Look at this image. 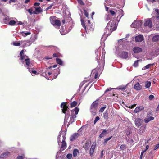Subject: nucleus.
Masks as SVG:
<instances>
[{
  "label": "nucleus",
  "mask_w": 159,
  "mask_h": 159,
  "mask_svg": "<svg viewBox=\"0 0 159 159\" xmlns=\"http://www.w3.org/2000/svg\"><path fill=\"white\" fill-rule=\"evenodd\" d=\"M50 20L51 24L54 26H57L59 28L61 25V23L60 21L57 19V17L52 16L50 17Z\"/></svg>",
  "instance_id": "f257e3e1"
},
{
  "label": "nucleus",
  "mask_w": 159,
  "mask_h": 159,
  "mask_svg": "<svg viewBox=\"0 0 159 159\" xmlns=\"http://www.w3.org/2000/svg\"><path fill=\"white\" fill-rule=\"evenodd\" d=\"M81 25L86 30V29L89 30H90L93 31L94 30V26L93 24L90 25H86L85 24L84 20L82 19L81 20Z\"/></svg>",
  "instance_id": "f03ea898"
},
{
  "label": "nucleus",
  "mask_w": 159,
  "mask_h": 159,
  "mask_svg": "<svg viewBox=\"0 0 159 159\" xmlns=\"http://www.w3.org/2000/svg\"><path fill=\"white\" fill-rule=\"evenodd\" d=\"M110 29V31L112 32L115 30L116 29V27L114 22H111V21H109L107 23V29Z\"/></svg>",
  "instance_id": "7ed1b4c3"
},
{
  "label": "nucleus",
  "mask_w": 159,
  "mask_h": 159,
  "mask_svg": "<svg viewBox=\"0 0 159 159\" xmlns=\"http://www.w3.org/2000/svg\"><path fill=\"white\" fill-rule=\"evenodd\" d=\"M61 107L62 108V112L64 114H66V111L68 109H69L68 106H67V102H62L61 104Z\"/></svg>",
  "instance_id": "20e7f679"
},
{
  "label": "nucleus",
  "mask_w": 159,
  "mask_h": 159,
  "mask_svg": "<svg viewBox=\"0 0 159 159\" xmlns=\"http://www.w3.org/2000/svg\"><path fill=\"white\" fill-rule=\"evenodd\" d=\"M144 21V26H148L149 28L152 27V22L150 19L145 20Z\"/></svg>",
  "instance_id": "39448f33"
},
{
  "label": "nucleus",
  "mask_w": 159,
  "mask_h": 159,
  "mask_svg": "<svg viewBox=\"0 0 159 159\" xmlns=\"http://www.w3.org/2000/svg\"><path fill=\"white\" fill-rule=\"evenodd\" d=\"M96 143L94 142L92 145L91 148L90 150L89 153L91 156H92L93 155V153L95 149L96 146Z\"/></svg>",
  "instance_id": "423d86ee"
},
{
  "label": "nucleus",
  "mask_w": 159,
  "mask_h": 159,
  "mask_svg": "<svg viewBox=\"0 0 159 159\" xmlns=\"http://www.w3.org/2000/svg\"><path fill=\"white\" fill-rule=\"evenodd\" d=\"M61 138H63V140L61 142L62 143V145L61 146V148L63 150L65 149L66 147V144L65 142L66 137L64 136Z\"/></svg>",
  "instance_id": "0eeeda50"
},
{
  "label": "nucleus",
  "mask_w": 159,
  "mask_h": 159,
  "mask_svg": "<svg viewBox=\"0 0 159 159\" xmlns=\"http://www.w3.org/2000/svg\"><path fill=\"white\" fill-rule=\"evenodd\" d=\"M143 122V119L140 118H137L135 120V124L137 127L141 126Z\"/></svg>",
  "instance_id": "6e6552de"
},
{
  "label": "nucleus",
  "mask_w": 159,
  "mask_h": 159,
  "mask_svg": "<svg viewBox=\"0 0 159 159\" xmlns=\"http://www.w3.org/2000/svg\"><path fill=\"white\" fill-rule=\"evenodd\" d=\"M34 8H35V10L33 11V14H38L41 13L42 11V9L40 7H34Z\"/></svg>",
  "instance_id": "1a4fd4ad"
},
{
  "label": "nucleus",
  "mask_w": 159,
  "mask_h": 159,
  "mask_svg": "<svg viewBox=\"0 0 159 159\" xmlns=\"http://www.w3.org/2000/svg\"><path fill=\"white\" fill-rule=\"evenodd\" d=\"M119 56L121 58L126 59L128 57V53L126 52L123 51L120 53Z\"/></svg>",
  "instance_id": "9d476101"
},
{
  "label": "nucleus",
  "mask_w": 159,
  "mask_h": 159,
  "mask_svg": "<svg viewBox=\"0 0 159 159\" xmlns=\"http://www.w3.org/2000/svg\"><path fill=\"white\" fill-rule=\"evenodd\" d=\"M79 134L78 133H74L71 136L70 138V141H74L79 136Z\"/></svg>",
  "instance_id": "9b49d317"
},
{
  "label": "nucleus",
  "mask_w": 159,
  "mask_h": 159,
  "mask_svg": "<svg viewBox=\"0 0 159 159\" xmlns=\"http://www.w3.org/2000/svg\"><path fill=\"white\" fill-rule=\"evenodd\" d=\"M143 39V37L141 35H138L135 37V40L136 42H141Z\"/></svg>",
  "instance_id": "f8f14e48"
},
{
  "label": "nucleus",
  "mask_w": 159,
  "mask_h": 159,
  "mask_svg": "<svg viewBox=\"0 0 159 159\" xmlns=\"http://www.w3.org/2000/svg\"><path fill=\"white\" fill-rule=\"evenodd\" d=\"M144 109V107L142 106H138L135 108L134 112L135 113H137L140 111L143 110Z\"/></svg>",
  "instance_id": "ddd939ff"
},
{
  "label": "nucleus",
  "mask_w": 159,
  "mask_h": 159,
  "mask_svg": "<svg viewBox=\"0 0 159 159\" xmlns=\"http://www.w3.org/2000/svg\"><path fill=\"white\" fill-rule=\"evenodd\" d=\"M133 50L135 53H137L141 52L142 51V49L138 47H135L133 48Z\"/></svg>",
  "instance_id": "4468645a"
},
{
  "label": "nucleus",
  "mask_w": 159,
  "mask_h": 159,
  "mask_svg": "<svg viewBox=\"0 0 159 159\" xmlns=\"http://www.w3.org/2000/svg\"><path fill=\"white\" fill-rule=\"evenodd\" d=\"M70 116V119L68 123V124L69 125L71 124L75 120V119L76 117V116L73 114H72Z\"/></svg>",
  "instance_id": "2eb2a0df"
},
{
  "label": "nucleus",
  "mask_w": 159,
  "mask_h": 159,
  "mask_svg": "<svg viewBox=\"0 0 159 159\" xmlns=\"http://www.w3.org/2000/svg\"><path fill=\"white\" fill-rule=\"evenodd\" d=\"M134 89L136 90H140L142 88V86L139 82H137L134 86Z\"/></svg>",
  "instance_id": "dca6fc26"
},
{
  "label": "nucleus",
  "mask_w": 159,
  "mask_h": 159,
  "mask_svg": "<svg viewBox=\"0 0 159 159\" xmlns=\"http://www.w3.org/2000/svg\"><path fill=\"white\" fill-rule=\"evenodd\" d=\"M140 23L141 22L140 21L135 20L131 25V26L132 28H137V27L138 26Z\"/></svg>",
  "instance_id": "f3484780"
},
{
  "label": "nucleus",
  "mask_w": 159,
  "mask_h": 159,
  "mask_svg": "<svg viewBox=\"0 0 159 159\" xmlns=\"http://www.w3.org/2000/svg\"><path fill=\"white\" fill-rule=\"evenodd\" d=\"M20 43L22 45V46L23 47H25L26 46L27 44H29L28 45L31 44V42L30 41H21Z\"/></svg>",
  "instance_id": "a211bd4d"
},
{
  "label": "nucleus",
  "mask_w": 159,
  "mask_h": 159,
  "mask_svg": "<svg viewBox=\"0 0 159 159\" xmlns=\"http://www.w3.org/2000/svg\"><path fill=\"white\" fill-rule=\"evenodd\" d=\"M98 106V103L96 102H94L92 104L91 106V108L92 109H97Z\"/></svg>",
  "instance_id": "6ab92c4d"
},
{
  "label": "nucleus",
  "mask_w": 159,
  "mask_h": 159,
  "mask_svg": "<svg viewBox=\"0 0 159 159\" xmlns=\"http://www.w3.org/2000/svg\"><path fill=\"white\" fill-rule=\"evenodd\" d=\"M126 86L120 85L118 86V87L116 88H115V89H117L119 90L124 91L126 89Z\"/></svg>",
  "instance_id": "aec40b11"
},
{
  "label": "nucleus",
  "mask_w": 159,
  "mask_h": 159,
  "mask_svg": "<svg viewBox=\"0 0 159 159\" xmlns=\"http://www.w3.org/2000/svg\"><path fill=\"white\" fill-rule=\"evenodd\" d=\"M65 137V135H64L63 134H60L58 136L57 138V140H58V143L59 144L60 143H61V140L62 139V140H63V138H61V137Z\"/></svg>",
  "instance_id": "412c9836"
},
{
  "label": "nucleus",
  "mask_w": 159,
  "mask_h": 159,
  "mask_svg": "<svg viewBox=\"0 0 159 159\" xmlns=\"http://www.w3.org/2000/svg\"><path fill=\"white\" fill-rule=\"evenodd\" d=\"M154 119V118L152 116H150L149 117H148L145 118L144 120V122L146 123H148L151 120H153Z\"/></svg>",
  "instance_id": "4be33fe9"
},
{
  "label": "nucleus",
  "mask_w": 159,
  "mask_h": 159,
  "mask_svg": "<svg viewBox=\"0 0 159 159\" xmlns=\"http://www.w3.org/2000/svg\"><path fill=\"white\" fill-rule=\"evenodd\" d=\"M65 29L63 26H61L60 30V32L62 35H64L66 34V32L65 31Z\"/></svg>",
  "instance_id": "5701e85b"
},
{
  "label": "nucleus",
  "mask_w": 159,
  "mask_h": 159,
  "mask_svg": "<svg viewBox=\"0 0 159 159\" xmlns=\"http://www.w3.org/2000/svg\"><path fill=\"white\" fill-rule=\"evenodd\" d=\"M159 40V35H156L153 36L152 41L153 42H156Z\"/></svg>",
  "instance_id": "b1692460"
},
{
  "label": "nucleus",
  "mask_w": 159,
  "mask_h": 159,
  "mask_svg": "<svg viewBox=\"0 0 159 159\" xmlns=\"http://www.w3.org/2000/svg\"><path fill=\"white\" fill-rule=\"evenodd\" d=\"M107 131L106 129H104L103 130L102 133L100 134L99 136V137L100 138H101L105 136L106 134H107Z\"/></svg>",
  "instance_id": "393cba45"
},
{
  "label": "nucleus",
  "mask_w": 159,
  "mask_h": 159,
  "mask_svg": "<svg viewBox=\"0 0 159 159\" xmlns=\"http://www.w3.org/2000/svg\"><path fill=\"white\" fill-rule=\"evenodd\" d=\"M79 111V109L77 107H76L73 110L71 111V112L73 113L74 112H75V115H76L78 114V113Z\"/></svg>",
  "instance_id": "a878e982"
},
{
  "label": "nucleus",
  "mask_w": 159,
  "mask_h": 159,
  "mask_svg": "<svg viewBox=\"0 0 159 159\" xmlns=\"http://www.w3.org/2000/svg\"><path fill=\"white\" fill-rule=\"evenodd\" d=\"M25 61L27 67H29L30 65V58H26L25 60Z\"/></svg>",
  "instance_id": "bb28decb"
},
{
  "label": "nucleus",
  "mask_w": 159,
  "mask_h": 159,
  "mask_svg": "<svg viewBox=\"0 0 159 159\" xmlns=\"http://www.w3.org/2000/svg\"><path fill=\"white\" fill-rule=\"evenodd\" d=\"M90 144L91 143H89V142L87 141L84 144V147L85 149L86 150L88 149Z\"/></svg>",
  "instance_id": "cd10ccee"
},
{
  "label": "nucleus",
  "mask_w": 159,
  "mask_h": 159,
  "mask_svg": "<svg viewBox=\"0 0 159 159\" xmlns=\"http://www.w3.org/2000/svg\"><path fill=\"white\" fill-rule=\"evenodd\" d=\"M79 152V151L77 149H74L73 152V156L76 157L77 156V153Z\"/></svg>",
  "instance_id": "c85d7f7f"
},
{
  "label": "nucleus",
  "mask_w": 159,
  "mask_h": 159,
  "mask_svg": "<svg viewBox=\"0 0 159 159\" xmlns=\"http://www.w3.org/2000/svg\"><path fill=\"white\" fill-rule=\"evenodd\" d=\"M31 33L29 32H25L24 31L21 32V34L24 37H25L28 35L30 34Z\"/></svg>",
  "instance_id": "c756f323"
},
{
  "label": "nucleus",
  "mask_w": 159,
  "mask_h": 159,
  "mask_svg": "<svg viewBox=\"0 0 159 159\" xmlns=\"http://www.w3.org/2000/svg\"><path fill=\"white\" fill-rule=\"evenodd\" d=\"M77 102L76 101H74L71 103L70 107L71 108L74 107H75L77 104Z\"/></svg>",
  "instance_id": "7c9ffc66"
},
{
  "label": "nucleus",
  "mask_w": 159,
  "mask_h": 159,
  "mask_svg": "<svg viewBox=\"0 0 159 159\" xmlns=\"http://www.w3.org/2000/svg\"><path fill=\"white\" fill-rule=\"evenodd\" d=\"M52 74V73L48 72L47 71H46L45 72H43L42 73V75L44 77H45L47 79V78L46 77V75H47V74L49 76L51 75Z\"/></svg>",
  "instance_id": "2f4dec72"
},
{
  "label": "nucleus",
  "mask_w": 159,
  "mask_h": 159,
  "mask_svg": "<svg viewBox=\"0 0 159 159\" xmlns=\"http://www.w3.org/2000/svg\"><path fill=\"white\" fill-rule=\"evenodd\" d=\"M112 138V136H111L110 137L105 139H104V141L103 143L104 145L106 144L107 141L109 140L111 138Z\"/></svg>",
  "instance_id": "473e14b6"
},
{
  "label": "nucleus",
  "mask_w": 159,
  "mask_h": 159,
  "mask_svg": "<svg viewBox=\"0 0 159 159\" xmlns=\"http://www.w3.org/2000/svg\"><path fill=\"white\" fill-rule=\"evenodd\" d=\"M2 15L4 16V19H3V21H4V22L5 23H7L6 22V21H9V17L8 16H7V15H5L3 13H2Z\"/></svg>",
  "instance_id": "72a5a7b5"
},
{
  "label": "nucleus",
  "mask_w": 159,
  "mask_h": 159,
  "mask_svg": "<svg viewBox=\"0 0 159 159\" xmlns=\"http://www.w3.org/2000/svg\"><path fill=\"white\" fill-rule=\"evenodd\" d=\"M151 85V83L150 81H147L145 83V87L146 88H149Z\"/></svg>",
  "instance_id": "f704fd0d"
},
{
  "label": "nucleus",
  "mask_w": 159,
  "mask_h": 159,
  "mask_svg": "<svg viewBox=\"0 0 159 159\" xmlns=\"http://www.w3.org/2000/svg\"><path fill=\"white\" fill-rule=\"evenodd\" d=\"M56 62L57 64L61 65H62V61L61 59H60L59 58H56Z\"/></svg>",
  "instance_id": "c9c22d12"
},
{
  "label": "nucleus",
  "mask_w": 159,
  "mask_h": 159,
  "mask_svg": "<svg viewBox=\"0 0 159 159\" xmlns=\"http://www.w3.org/2000/svg\"><path fill=\"white\" fill-rule=\"evenodd\" d=\"M120 12V15L119 14V16L117 17V19H118L119 18V19H120V18L123 16V11L121 9H120L119 10Z\"/></svg>",
  "instance_id": "e433bc0d"
},
{
  "label": "nucleus",
  "mask_w": 159,
  "mask_h": 159,
  "mask_svg": "<svg viewBox=\"0 0 159 159\" xmlns=\"http://www.w3.org/2000/svg\"><path fill=\"white\" fill-rule=\"evenodd\" d=\"M103 117L105 119H107L108 118V114L107 111H105L103 113Z\"/></svg>",
  "instance_id": "4c0bfd02"
},
{
  "label": "nucleus",
  "mask_w": 159,
  "mask_h": 159,
  "mask_svg": "<svg viewBox=\"0 0 159 159\" xmlns=\"http://www.w3.org/2000/svg\"><path fill=\"white\" fill-rule=\"evenodd\" d=\"M16 23V22L14 20H11L9 21L8 24L10 25H14Z\"/></svg>",
  "instance_id": "58836bf2"
},
{
  "label": "nucleus",
  "mask_w": 159,
  "mask_h": 159,
  "mask_svg": "<svg viewBox=\"0 0 159 159\" xmlns=\"http://www.w3.org/2000/svg\"><path fill=\"white\" fill-rule=\"evenodd\" d=\"M153 64H148V65H147L146 66L144 67H143V70H145V69H148V68H149L151 66H153Z\"/></svg>",
  "instance_id": "ea45409f"
},
{
  "label": "nucleus",
  "mask_w": 159,
  "mask_h": 159,
  "mask_svg": "<svg viewBox=\"0 0 159 159\" xmlns=\"http://www.w3.org/2000/svg\"><path fill=\"white\" fill-rule=\"evenodd\" d=\"M126 145L125 144H122L120 147V149L121 150H124L125 149H126Z\"/></svg>",
  "instance_id": "a19ab883"
},
{
  "label": "nucleus",
  "mask_w": 159,
  "mask_h": 159,
  "mask_svg": "<svg viewBox=\"0 0 159 159\" xmlns=\"http://www.w3.org/2000/svg\"><path fill=\"white\" fill-rule=\"evenodd\" d=\"M145 151L143 150L141 152V155L140 157V159H142L143 157L145 155V153H144Z\"/></svg>",
  "instance_id": "79ce46f5"
},
{
  "label": "nucleus",
  "mask_w": 159,
  "mask_h": 159,
  "mask_svg": "<svg viewBox=\"0 0 159 159\" xmlns=\"http://www.w3.org/2000/svg\"><path fill=\"white\" fill-rule=\"evenodd\" d=\"M20 60L21 61L23 60L24 59L25 57H27L28 56H26L25 55H20Z\"/></svg>",
  "instance_id": "37998d69"
},
{
  "label": "nucleus",
  "mask_w": 159,
  "mask_h": 159,
  "mask_svg": "<svg viewBox=\"0 0 159 159\" xmlns=\"http://www.w3.org/2000/svg\"><path fill=\"white\" fill-rule=\"evenodd\" d=\"M140 61V60H137L134 62L133 64V66L135 67H137L138 65V62Z\"/></svg>",
  "instance_id": "c03bdc74"
},
{
  "label": "nucleus",
  "mask_w": 159,
  "mask_h": 159,
  "mask_svg": "<svg viewBox=\"0 0 159 159\" xmlns=\"http://www.w3.org/2000/svg\"><path fill=\"white\" fill-rule=\"evenodd\" d=\"M34 8V7H32L30 9H29L28 10V11L30 15H32V14H33V9Z\"/></svg>",
  "instance_id": "a18cd8bd"
},
{
  "label": "nucleus",
  "mask_w": 159,
  "mask_h": 159,
  "mask_svg": "<svg viewBox=\"0 0 159 159\" xmlns=\"http://www.w3.org/2000/svg\"><path fill=\"white\" fill-rule=\"evenodd\" d=\"M111 18V16L110 15H108L107 16L106 18V20L107 21H108L110 20Z\"/></svg>",
  "instance_id": "49530a36"
},
{
  "label": "nucleus",
  "mask_w": 159,
  "mask_h": 159,
  "mask_svg": "<svg viewBox=\"0 0 159 159\" xmlns=\"http://www.w3.org/2000/svg\"><path fill=\"white\" fill-rule=\"evenodd\" d=\"M100 120V118L99 116H96L94 120V121L93 123L94 124H95L96 123Z\"/></svg>",
  "instance_id": "de8ad7c7"
},
{
  "label": "nucleus",
  "mask_w": 159,
  "mask_h": 159,
  "mask_svg": "<svg viewBox=\"0 0 159 159\" xmlns=\"http://www.w3.org/2000/svg\"><path fill=\"white\" fill-rule=\"evenodd\" d=\"M78 3L81 5H85L84 3L83 2L82 0H77Z\"/></svg>",
  "instance_id": "09e8293b"
},
{
  "label": "nucleus",
  "mask_w": 159,
  "mask_h": 159,
  "mask_svg": "<svg viewBox=\"0 0 159 159\" xmlns=\"http://www.w3.org/2000/svg\"><path fill=\"white\" fill-rule=\"evenodd\" d=\"M96 109H90V111L93 115H96Z\"/></svg>",
  "instance_id": "8fccbe9b"
},
{
  "label": "nucleus",
  "mask_w": 159,
  "mask_h": 159,
  "mask_svg": "<svg viewBox=\"0 0 159 159\" xmlns=\"http://www.w3.org/2000/svg\"><path fill=\"white\" fill-rule=\"evenodd\" d=\"M106 106L105 105L104 107H101L99 110L100 112H102L104 111V110L106 108Z\"/></svg>",
  "instance_id": "3c124183"
},
{
  "label": "nucleus",
  "mask_w": 159,
  "mask_h": 159,
  "mask_svg": "<svg viewBox=\"0 0 159 159\" xmlns=\"http://www.w3.org/2000/svg\"><path fill=\"white\" fill-rule=\"evenodd\" d=\"M13 44L14 46H20L21 43H20L19 42H14L13 43Z\"/></svg>",
  "instance_id": "603ef678"
},
{
  "label": "nucleus",
  "mask_w": 159,
  "mask_h": 159,
  "mask_svg": "<svg viewBox=\"0 0 159 159\" xmlns=\"http://www.w3.org/2000/svg\"><path fill=\"white\" fill-rule=\"evenodd\" d=\"M72 154L70 153L68 154L67 155L66 157L69 159H71L72 157Z\"/></svg>",
  "instance_id": "864d4df0"
},
{
  "label": "nucleus",
  "mask_w": 159,
  "mask_h": 159,
  "mask_svg": "<svg viewBox=\"0 0 159 159\" xmlns=\"http://www.w3.org/2000/svg\"><path fill=\"white\" fill-rule=\"evenodd\" d=\"M83 11H84V14L85 16L86 17L88 18L89 15H88V12H87L86 10L85 9H84Z\"/></svg>",
  "instance_id": "5fc2aeb1"
},
{
  "label": "nucleus",
  "mask_w": 159,
  "mask_h": 159,
  "mask_svg": "<svg viewBox=\"0 0 159 159\" xmlns=\"http://www.w3.org/2000/svg\"><path fill=\"white\" fill-rule=\"evenodd\" d=\"M153 113H152V111H150L147 113V116H149L150 115H152Z\"/></svg>",
  "instance_id": "6e6d98bb"
},
{
  "label": "nucleus",
  "mask_w": 159,
  "mask_h": 159,
  "mask_svg": "<svg viewBox=\"0 0 159 159\" xmlns=\"http://www.w3.org/2000/svg\"><path fill=\"white\" fill-rule=\"evenodd\" d=\"M109 12L110 13V14L112 15V16H114L115 15V14H116L115 12L114 11H113V10H110V11H109Z\"/></svg>",
  "instance_id": "4d7b16f0"
},
{
  "label": "nucleus",
  "mask_w": 159,
  "mask_h": 159,
  "mask_svg": "<svg viewBox=\"0 0 159 159\" xmlns=\"http://www.w3.org/2000/svg\"><path fill=\"white\" fill-rule=\"evenodd\" d=\"M159 148V143L155 146L154 150H156V149Z\"/></svg>",
  "instance_id": "13d9d810"
},
{
  "label": "nucleus",
  "mask_w": 159,
  "mask_h": 159,
  "mask_svg": "<svg viewBox=\"0 0 159 159\" xmlns=\"http://www.w3.org/2000/svg\"><path fill=\"white\" fill-rule=\"evenodd\" d=\"M9 154H10V152H5L3 153V154L1 155V156H2V155H3V156H4V155H5V156L8 155Z\"/></svg>",
  "instance_id": "bf43d9fd"
},
{
  "label": "nucleus",
  "mask_w": 159,
  "mask_h": 159,
  "mask_svg": "<svg viewBox=\"0 0 159 159\" xmlns=\"http://www.w3.org/2000/svg\"><path fill=\"white\" fill-rule=\"evenodd\" d=\"M24 157L22 156H18L17 157V159H24Z\"/></svg>",
  "instance_id": "052dcab7"
},
{
  "label": "nucleus",
  "mask_w": 159,
  "mask_h": 159,
  "mask_svg": "<svg viewBox=\"0 0 159 159\" xmlns=\"http://www.w3.org/2000/svg\"><path fill=\"white\" fill-rule=\"evenodd\" d=\"M154 96L152 95H150L149 97V98L150 100H152L154 98Z\"/></svg>",
  "instance_id": "680f3d73"
},
{
  "label": "nucleus",
  "mask_w": 159,
  "mask_h": 159,
  "mask_svg": "<svg viewBox=\"0 0 159 159\" xmlns=\"http://www.w3.org/2000/svg\"><path fill=\"white\" fill-rule=\"evenodd\" d=\"M53 5V4H51V5H50L46 9V11H47L49 9H51L52 8V6Z\"/></svg>",
  "instance_id": "e2e57ef3"
},
{
  "label": "nucleus",
  "mask_w": 159,
  "mask_h": 159,
  "mask_svg": "<svg viewBox=\"0 0 159 159\" xmlns=\"http://www.w3.org/2000/svg\"><path fill=\"white\" fill-rule=\"evenodd\" d=\"M155 11L156 12L157 15H159V10H158L157 9H155Z\"/></svg>",
  "instance_id": "0e129e2a"
},
{
  "label": "nucleus",
  "mask_w": 159,
  "mask_h": 159,
  "mask_svg": "<svg viewBox=\"0 0 159 159\" xmlns=\"http://www.w3.org/2000/svg\"><path fill=\"white\" fill-rule=\"evenodd\" d=\"M40 5V4L39 2H35L34 4V6L35 7H36V6H39Z\"/></svg>",
  "instance_id": "69168bd1"
},
{
  "label": "nucleus",
  "mask_w": 159,
  "mask_h": 159,
  "mask_svg": "<svg viewBox=\"0 0 159 159\" xmlns=\"http://www.w3.org/2000/svg\"><path fill=\"white\" fill-rule=\"evenodd\" d=\"M112 89H113L111 88H107L105 90V93L106 92H108L109 91H111Z\"/></svg>",
  "instance_id": "338daca9"
},
{
  "label": "nucleus",
  "mask_w": 159,
  "mask_h": 159,
  "mask_svg": "<svg viewBox=\"0 0 159 159\" xmlns=\"http://www.w3.org/2000/svg\"><path fill=\"white\" fill-rule=\"evenodd\" d=\"M103 152H104V150H103L101 152V157L102 158V157L103 156Z\"/></svg>",
  "instance_id": "774afa93"
}]
</instances>
